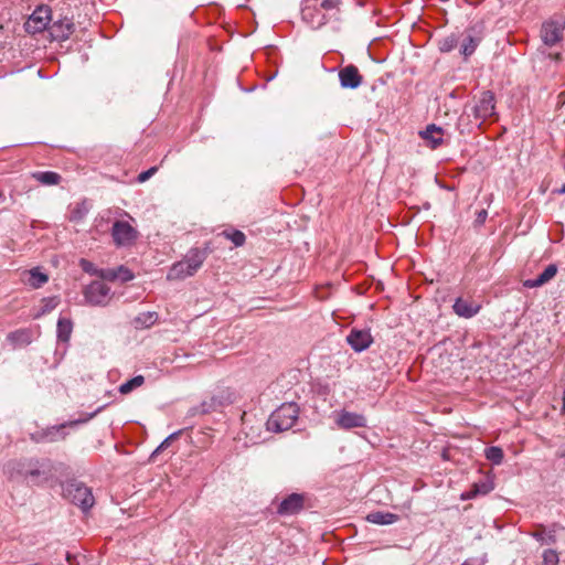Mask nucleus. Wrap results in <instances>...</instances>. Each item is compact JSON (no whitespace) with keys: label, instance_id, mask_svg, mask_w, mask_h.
I'll return each instance as SVG.
<instances>
[{"label":"nucleus","instance_id":"obj_33","mask_svg":"<svg viewBox=\"0 0 565 565\" xmlns=\"http://www.w3.org/2000/svg\"><path fill=\"white\" fill-rule=\"evenodd\" d=\"M543 565H558V554L555 550L547 548L542 554Z\"/></svg>","mask_w":565,"mask_h":565},{"label":"nucleus","instance_id":"obj_2","mask_svg":"<svg viewBox=\"0 0 565 565\" xmlns=\"http://www.w3.org/2000/svg\"><path fill=\"white\" fill-rule=\"evenodd\" d=\"M299 407L296 403H285L271 413L267 420V429L281 433L294 427L298 419Z\"/></svg>","mask_w":565,"mask_h":565},{"label":"nucleus","instance_id":"obj_28","mask_svg":"<svg viewBox=\"0 0 565 565\" xmlns=\"http://www.w3.org/2000/svg\"><path fill=\"white\" fill-rule=\"evenodd\" d=\"M145 383V377L142 375H137L131 380L122 383L119 386V392L124 395L131 393L134 390L140 387Z\"/></svg>","mask_w":565,"mask_h":565},{"label":"nucleus","instance_id":"obj_6","mask_svg":"<svg viewBox=\"0 0 565 565\" xmlns=\"http://www.w3.org/2000/svg\"><path fill=\"white\" fill-rule=\"evenodd\" d=\"M51 21V9L41 6L34 10L25 23V29L31 33H39L44 31Z\"/></svg>","mask_w":565,"mask_h":565},{"label":"nucleus","instance_id":"obj_25","mask_svg":"<svg viewBox=\"0 0 565 565\" xmlns=\"http://www.w3.org/2000/svg\"><path fill=\"white\" fill-rule=\"evenodd\" d=\"M320 6L331 20H339L342 0H321Z\"/></svg>","mask_w":565,"mask_h":565},{"label":"nucleus","instance_id":"obj_34","mask_svg":"<svg viewBox=\"0 0 565 565\" xmlns=\"http://www.w3.org/2000/svg\"><path fill=\"white\" fill-rule=\"evenodd\" d=\"M181 434V431H177V433H173L171 434L170 436H168L157 448L156 450L152 452L151 457H154L157 456L158 454H160L161 451H163L164 449H167L171 443L178 438V436Z\"/></svg>","mask_w":565,"mask_h":565},{"label":"nucleus","instance_id":"obj_29","mask_svg":"<svg viewBox=\"0 0 565 565\" xmlns=\"http://www.w3.org/2000/svg\"><path fill=\"white\" fill-rule=\"evenodd\" d=\"M486 458L493 465H500L503 460V450L500 447L491 446L484 449Z\"/></svg>","mask_w":565,"mask_h":565},{"label":"nucleus","instance_id":"obj_20","mask_svg":"<svg viewBox=\"0 0 565 565\" xmlns=\"http://www.w3.org/2000/svg\"><path fill=\"white\" fill-rule=\"evenodd\" d=\"M100 276L104 279L116 280L119 279L122 282L130 281L134 279V274L130 269L125 266H119L117 269L102 270Z\"/></svg>","mask_w":565,"mask_h":565},{"label":"nucleus","instance_id":"obj_26","mask_svg":"<svg viewBox=\"0 0 565 565\" xmlns=\"http://www.w3.org/2000/svg\"><path fill=\"white\" fill-rule=\"evenodd\" d=\"M73 331V322L67 318H60L57 321V339L67 342Z\"/></svg>","mask_w":565,"mask_h":565},{"label":"nucleus","instance_id":"obj_43","mask_svg":"<svg viewBox=\"0 0 565 565\" xmlns=\"http://www.w3.org/2000/svg\"><path fill=\"white\" fill-rule=\"evenodd\" d=\"M475 487H476V490H475L473 494H477V493H480V492H482V493H487L488 492V489L484 486H483L482 490H479V488L477 486H475Z\"/></svg>","mask_w":565,"mask_h":565},{"label":"nucleus","instance_id":"obj_40","mask_svg":"<svg viewBox=\"0 0 565 565\" xmlns=\"http://www.w3.org/2000/svg\"><path fill=\"white\" fill-rule=\"evenodd\" d=\"M81 267L86 273H93V264L86 259H81Z\"/></svg>","mask_w":565,"mask_h":565},{"label":"nucleus","instance_id":"obj_45","mask_svg":"<svg viewBox=\"0 0 565 565\" xmlns=\"http://www.w3.org/2000/svg\"><path fill=\"white\" fill-rule=\"evenodd\" d=\"M553 192L558 193V194L565 193V184L562 185V188H559V189H555Z\"/></svg>","mask_w":565,"mask_h":565},{"label":"nucleus","instance_id":"obj_17","mask_svg":"<svg viewBox=\"0 0 565 565\" xmlns=\"http://www.w3.org/2000/svg\"><path fill=\"white\" fill-rule=\"evenodd\" d=\"M74 32V23L68 19H63L55 21L51 25V34L56 39L61 41L67 40L71 34Z\"/></svg>","mask_w":565,"mask_h":565},{"label":"nucleus","instance_id":"obj_41","mask_svg":"<svg viewBox=\"0 0 565 565\" xmlns=\"http://www.w3.org/2000/svg\"><path fill=\"white\" fill-rule=\"evenodd\" d=\"M539 369H541L543 372H547L551 367V362L548 359H545L543 361H541L540 365L537 366Z\"/></svg>","mask_w":565,"mask_h":565},{"label":"nucleus","instance_id":"obj_10","mask_svg":"<svg viewBox=\"0 0 565 565\" xmlns=\"http://www.w3.org/2000/svg\"><path fill=\"white\" fill-rule=\"evenodd\" d=\"M347 341L355 352H362L373 343V337L369 329L352 328Z\"/></svg>","mask_w":565,"mask_h":565},{"label":"nucleus","instance_id":"obj_9","mask_svg":"<svg viewBox=\"0 0 565 565\" xmlns=\"http://www.w3.org/2000/svg\"><path fill=\"white\" fill-rule=\"evenodd\" d=\"M494 95L489 90L483 92L477 104L471 108L473 116L481 120L494 116Z\"/></svg>","mask_w":565,"mask_h":565},{"label":"nucleus","instance_id":"obj_7","mask_svg":"<svg viewBox=\"0 0 565 565\" xmlns=\"http://www.w3.org/2000/svg\"><path fill=\"white\" fill-rule=\"evenodd\" d=\"M111 236L117 246H126L136 239L137 232L128 222L116 221L113 225Z\"/></svg>","mask_w":565,"mask_h":565},{"label":"nucleus","instance_id":"obj_32","mask_svg":"<svg viewBox=\"0 0 565 565\" xmlns=\"http://www.w3.org/2000/svg\"><path fill=\"white\" fill-rule=\"evenodd\" d=\"M458 38L455 34L444 38L439 41V49L441 52H450L458 45Z\"/></svg>","mask_w":565,"mask_h":565},{"label":"nucleus","instance_id":"obj_1","mask_svg":"<svg viewBox=\"0 0 565 565\" xmlns=\"http://www.w3.org/2000/svg\"><path fill=\"white\" fill-rule=\"evenodd\" d=\"M3 473L11 482L43 487L57 480L56 465L49 458L21 457L8 460Z\"/></svg>","mask_w":565,"mask_h":565},{"label":"nucleus","instance_id":"obj_47","mask_svg":"<svg viewBox=\"0 0 565 565\" xmlns=\"http://www.w3.org/2000/svg\"><path fill=\"white\" fill-rule=\"evenodd\" d=\"M523 286H524V287H530V280H524V281H523Z\"/></svg>","mask_w":565,"mask_h":565},{"label":"nucleus","instance_id":"obj_8","mask_svg":"<svg viewBox=\"0 0 565 565\" xmlns=\"http://www.w3.org/2000/svg\"><path fill=\"white\" fill-rule=\"evenodd\" d=\"M334 422L339 428L344 430L352 428H363L367 425L366 417L363 414L353 413L345 409L337 413Z\"/></svg>","mask_w":565,"mask_h":565},{"label":"nucleus","instance_id":"obj_27","mask_svg":"<svg viewBox=\"0 0 565 565\" xmlns=\"http://www.w3.org/2000/svg\"><path fill=\"white\" fill-rule=\"evenodd\" d=\"M557 274V266L555 264H550L542 274H540L535 279H532V288L541 287L548 282L552 278Z\"/></svg>","mask_w":565,"mask_h":565},{"label":"nucleus","instance_id":"obj_12","mask_svg":"<svg viewBox=\"0 0 565 565\" xmlns=\"http://www.w3.org/2000/svg\"><path fill=\"white\" fill-rule=\"evenodd\" d=\"M305 498L299 493L287 495L277 507V513L280 515H292L303 509Z\"/></svg>","mask_w":565,"mask_h":565},{"label":"nucleus","instance_id":"obj_31","mask_svg":"<svg viewBox=\"0 0 565 565\" xmlns=\"http://www.w3.org/2000/svg\"><path fill=\"white\" fill-rule=\"evenodd\" d=\"M60 300L57 297H49L42 299V308L38 315H35V318H39L40 316L46 315L51 312L53 309H55L58 305Z\"/></svg>","mask_w":565,"mask_h":565},{"label":"nucleus","instance_id":"obj_14","mask_svg":"<svg viewBox=\"0 0 565 565\" xmlns=\"http://www.w3.org/2000/svg\"><path fill=\"white\" fill-rule=\"evenodd\" d=\"M481 306L478 302L462 297L457 298L452 306L455 313L466 319L476 316Z\"/></svg>","mask_w":565,"mask_h":565},{"label":"nucleus","instance_id":"obj_4","mask_svg":"<svg viewBox=\"0 0 565 565\" xmlns=\"http://www.w3.org/2000/svg\"><path fill=\"white\" fill-rule=\"evenodd\" d=\"M564 30L565 18L562 15H555L542 24L540 38L544 45L552 47L562 41Z\"/></svg>","mask_w":565,"mask_h":565},{"label":"nucleus","instance_id":"obj_5","mask_svg":"<svg viewBox=\"0 0 565 565\" xmlns=\"http://www.w3.org/2000/svg\"><path fill=\"white\" fill-rule=\"evenodd\" d=\"M87 303L92 306H106L111 299L109 286L102 280L92 281L83 291Z\"/></svg>","mask_w":565,"mask_h":565},{"label":"nucleus","instance_id":"obj_18","mask_svg":"<svg viewBox=\"0 0 565 565\" xmlns=\"http://www.w3.org/2000/svg\"><path fill=\"white\" fill-rule=\"evenodd\" d=\"M194 275L195 274L192 271V269L188 268L186 262L182 259L171 266L167 278L169 280H182Z\"/></svg>","mask_w":565,"mask_h":565},{"label":"nucleus","instance_id":"obj_19","mask_svg":"<svg viewBox=\"0 0 565 565\" xmlns=\"http://www.w3.org/2000/svg\"><path fill=\"white\" fill-rule=\"evenodd\" d=\"M556 531L552 527H546L543 525H539L534 531H532V537H534L542 545H552L556 542Z\"/></svg>","mask_w":565,"mask_h":565},{"label":"nucleus","instance_id":"obj_22","mask_svg":"<svg viewBox=\"0 0 565 565\" xmlns=\"http://www.w3.org/2000/svg\"><path fill=\"white\" fill-rule=\"evenodd\" d=\"M366 520L374 524L387 525L398 521V515L391 512L375 511L369 513Z\"/></svg>","mask_w":565,"mask_h":565},{"label":"nucleus","instance_id":"obj_38","mask_svg":"<svg viewBox=\"0 0 565 565\" xmlns=\"http://www.w3.org/2000/svg\"><path fill=\"white\" fill-rule=\"evenodd\" d=\"M158 168L157 167H151L150 169H148L147 171H143L141 172L139 175H138V181L140 183L142 182H146L148 179H150L156 172H157Z\"/></svg>","mask_w":565,"mask_h":565},{"label":"nucleus","instance_id":"obj_21","mask_svg":"<svg viewBox=\"0 0 565 565\" xmlns=\"http://www.w3.org/2000/svg\"><path fill=\"white\" fill-rule=\"evenodd\" d=\"M7 340L14 347H24L31 343L32 332L29 329H20L10 332Z\"/></svg>","mask_w":565,"mask_h":565},{"label":"nucleus","instance_id":"obj_24","mask_svg":"<svg viewBox=\"0 0 565 565\" xmlns=\"http://www.w3.org/2000/svg\"><path fill=\"white\" fill-rule=\"evenodd\" d=\"M24 274L28 276L26 282L33 288H40L49 280V276L40 271L39 268H33Z\"/></svg>","mask_w":565,"mask_h":565},{"label":"nucleus","instance_id":"obj_36","mask_svg":"<svg viewBox=\"0 0 565 565\" xmlns=\"http://www.w3.org/2000/svg\"><path fill=\"white\" fill-rule=\"evenodd\" d=\"M156 319H157V315L154 312H147V313H143L140 317H138L137 321L142 322L147 326H151L154 323Z\"/></svg>","mask_w":565,"mask_h":565},{"label":"nucleus","instance_id":"obj_15","mask_svg":"<svg viewBox=\"0 0 565 565\" xmlns=\"http://www.w3.org/2000/svg\"><path fill=\"white\" fill-rule=\"evenodd\" d=\"M481 39L482 35L480 31H477L475 28L467 30L463 33V39L460 45L461 54H463L466 57L470 56L478 47Z\"/></svg>","mask_w":565,"mask_h":565},{"label":"nucleus","instance_id":"obj_11","mask_svg":"<svg viewBox=\"0 0 565 565\" xmlns=\"http://www.w3.org/2000/svg\"><path fill=\"white\" fill-rule=\"evenodd\" d=\"M339 81L342 88L355 89L363 83V76L355 65L349 64L340 68Z\"/></svg>","mask_w":565,"mask_h":565},{"label":"nucleus","instance_id":"obj_50","mask_svg":"<svg viewBox=\"0 0 565 565\" xmlns=\"http://www.w3.org/2000/svg\"><path fill=\"white\" fill-rule=\"evenodd\" d=\"M461 565H468V564H467V563H463V564H461Z\"/></svg>","mask_w":565,"mask_h":565},{"label":"nucleus","instance_id":"obj_35","mask_svg":"<svg viewBox=\"0 0 565 565\" xmlns=\"http://www.w3.org/2000/svg\"><path fill=\"white\" fill-rule=\"evenodd\" d=\"M64 428V426L61 427H53L47 433L43 434V437L41 439H35L36 441L46 440V441H55V436L60 433V430Z\"/></svg>","mask_w":565,"mask_h":565},{"label":"nucleus","instance_id":"obj_23","mask_svg":"<svg viewBox=\"0 0 565 565\" xmlns=\"http://www.w3.org/2000/svg\"><path fill=\"white\" fill-rule=\"evenodd\" d=\"M32 178L43 185H57L60 184L62 177L54 171H36L33 172Z\"/></svg>","mask_w":565,"mask_h":565},{"label":"nucleus","instance_id":"obj_39","mask_svg":"<svg viewBox=\"0 0 565 565\" xmlns=\"http://www.w3.org/2000/svg\"><path fill=\"white\" fill-rule=\"evenodd\" d=\"M216 399L213 397L210 403L203 402L201 405L202 413H209L215 405Z\"/></svg>","mask_w":565,"mask_h":565},{"label":"nucleus","instance_id":"obj_49","mask_svg":"<svg viewBox=\"0 0 565 565\" xmlns=\"http://www.w3.org/2000/svg\"><path fill=\"white\" fill-rule=\"evenodd\" d=\"M4 199L3 193L0 191V202Z\"/></svg>","mask_w":565,"mask_h":565},{"label":"nucleus","instance_id":"obj_42","mask_svg":"<svg viewBox=\"0 0 565 565\" xmlns=\"http://www.w3.org/2000/svg\"><path fill=\"white\" fill-rule=\"evenodd\" d=\"M83 217V212L77 209L72 212L71 221H78Z\"/></svg>","mask_w":565,"mask_h":565},{"label":"nucleus","instance_id":"obj_44","mask_svg":"<svg viewBox=\"0 0 565 565\" xmlns=\"http://www.w3.org/2000/svg\"><path fill=\"white\" fill-rule=\"evenodd\" d=\"M66 559L67 562L73 565V561H75V556H73L72 554L67 553L66 554Z\"/></svg>","mask_w":565,"mask_h":565},{"label":"nucleus","instance_id":"obj_16","mask_svg":"<svg viewBox=\"0 0 565 565\" xmlns=\"http://www.w3.org/2000/svg\"><path fill=\"white\" fill-rule=\"evenodd\" d=\"M419 136L426 141L428 147L436 149L443 145L444 129L430 124L425 128V130L419 132Z\"/></svg>","mask_w":565,"mask_h":565},{"label":"nucleus","instance_id":"obj_13","mask_svg":"<svg viewBox=\"0 0 565 565\" xmlns=\"http://www.w3.org/2000/svg\"><path fill=\"white\" fill-rule=\"evenodd\" d=\"M211 252L212 248L210 247V243H206L205 247L202 249L191 248L183 259L186 262L188 268L192 269V271L196 274Z\"/></svg>","mask_w":565,"mask_h":565},{"label":"nucleus","instance_id":"obj_46","mask_svg":"<svg viewBox=\"0 0 565 565\" xmlns=\"http://www.w3.org/2000/svg\"><path fill=\"white\" fill-rule=\"evenodd\" d=\"M563 411L565 413V390H564V393H563Z\"/></svg>","mask_w":565,"mask_h":565},{"label":"nucleus","instance_id":"obj_30","mask_svg":"<svg viewBox=\"0 0 565 565\" xmlns=\"http://www.w3.org/2000/svg\"><path fill=\"white\" fill-rule=\"evenodd\" d=\"M221 236H224L226 239H230L233 242V244L236 246V247H239V246H243L245 244V241H246V236L243 232L238 231V230H235V231H223L221 234Z\"/></svg>","mask_w":565,"mask_h":565},{"label":"nucleus","instance_id":"obj_37","mask_svg":"<svg viewBox=\"0 0 565 565\" xmlns=\"http://www.w3.org/2000/svg\"><path fill=\"white\" fill-rule=\"evenodd\" d=\"M487 216H488L487 210H484V209L480 210L477 213V216H476V218L473 221L475 227H480L481 225H483L486 220H487Z\"/></svg>","mask_w":565,"mask_h":565},{"label":"nucleus","instance_id":"obj_48","mask_svg":"<svg viewBox=\"0 0 565 565\" xmlns=\"http://www.w3.org/2000/svg\"><path fill=\"white\" fill-rule=\"evenodd\" d=\"M558 56H559V54H555V55L548 54V57H553V58H557Z\"/></svg>","mask_w":565,"mask_h":565},{"label":"nucleus","instance_id":"obj_3","mask_svg":"<svg viewBox=\"0 0 565 565\" xmlns=\"http://www.w3.org/2000/svg\"><path fill=\"white\" fill-rule=\"evenodd\" d=\"M63 494L83 511H88L95 503L90 488L76 480L66 483L63 489Z\"/></svg>","mask_w":565,"mask_h":565}]
</instances>
